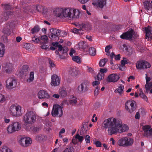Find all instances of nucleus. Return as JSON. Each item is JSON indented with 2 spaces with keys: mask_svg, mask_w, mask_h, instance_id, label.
<instances>
[{
  "mask_svg": "<svg viewBox=\"0 0 152 152\" xmlns=\"http://www.w3.org/2000/svg\"><path fill=\"white\" fill-rule=\"evenodd\" d=\"M74 149L73 146H70L66 148L63 152H74Z\"/></svg>",
  "mask_w": 152,
  "mask_h": 152,
  "instance_id": "nucleus-43",
  "label": "nucleus"
},
{
  "mask_svg": "<svg viewBox=\"0 0 152 152\" xmlns=\"http://www.w3.org/2000/svg\"><path fill=\"white\" fill-rule=\"evenodd\" d=\"M124 88V86L122 84H121L119 87L115 91V93H119L121 94L122 93Z\"/></svg>",
  "mask_w": 152,
  "mask_h": 152,
  "instance_id": "nucleus-34",
  "label": "nucleus"
},
{
  "mask_svg": "<svg viewBox=\"0 0 152 152\" xmlns=\"http://www.w3.org/2000/svg\"><path fill=\"white\" fill-rule=\"evenodd\" d=\"M101 73L103 74L104 73H106L107 71V69L106 68H101L100 70Z\"/></svg>",
  "mask_w": 152,
  "mask_h": 152,
  "instance_id": "nucleus-58",
  "label": "nucleus"
},
{
  "mask_svg": "<svg viewBox=\"0 0 152 152\" xmlns=\"http://www.w3.org/2000/svg\"><path fill=\"white\" fill-rule=\"evenodd\" d=\"M100 83L97 81H95L94 82H93L92 83V85L94 86H98Z\"/></svg>",
  "mask_w": 152,
  "mask_h": 152,
  "instance_id": "nucleus-62",
  "label": "nucleus"
},
{
  "mask_svg": "<svg viewBox=\"0 0 152 152\" xmlns=\"http://www.w3.org/2000/svg\"><path fill=\"white\" fill-rule=\"evenodd\" d=\"M144 9L147 11L151 10L152 8V5L150 1H145L143 3V7Z\"/></svg>",
  "mask_w": 152,
  "mask_h": 152,
  "instance_id": "nucleus-25",
  "label": "nucleus"
},
{
  "mask_svg": "<svg viewBox=\"0 0 152 152\" xmlns=\"http://www.w3.org/2000/svg\"><path fill=\"white\" fill-rule=\"evenodd\" d=\"M134 103H135V102L132 100H129L125 104V108L130 113H132L136 109V106L135 104L134 105Z\"/></svg>",
  "mask_w": 152,
  "mask_h": 152,
  "instance_id": "nucleus-13",
  "label": "nucleus"
},
{
  "mask_svg": "<svg viewBox=\"0 0 152 152\" xmlns=\"http://www.w3.org/2000/svg\"><path fill=\"white\" fill-rule=\"evenodd\" d=\"M90 85V82L87 80H84L77 87V91L80 94L86 92L88 89Z\"/></svg>",
  "mask_w": 152,
  "mask_h": 152,
  "instance_id": "nucleus-6",
  "label": "nucleus"
},
{
  "mask_svg": "<svg viewBox=\"0 0 152 152\" xmlns=\"http://www.w3.org/2000/svg\"><path fill=\"white\" fill-rule=\"evenodd\" d=\"M135 37H137V35L136 33L135 32L132 28H130L128 31L123 33L120 36L121 38L129 40H132L133 36Z\"/></svg>",
  "mask_w": 152,
  "mask_h": 152,
  "instance_id": "nucleus-4",
  "label": "nucleus"
},
{
  "mask_svg": "<svg viewBox=\"0 0 152 152\" xmlns=\"http://www.w3.org/2000/svg\"><path fill=\"white\" fill-rule=\"evenodd\" d=\"M63 112L62 108L59 105L53 106L51 114L53 117H55L59 115V117H61L63 115Z\"/></svg>",
  "mask_w": 152,
  "mask_h": 152,
  "instance_id": "nucleus-12",
  "label": "nucleus"
},
{
  "mask_svg": "<svg viewBox=\"0 0 152 152\" xmlns=\"http://www.w3.org/2000/svg\"><path fill=\"white\" fill-rule=\"evenodd\" d=\"M1 49V48H0V57L3 56L4 51V50Z\"/></svg>",
  "mask_w": 152,
  "mask_h": 152,
  "instance_id": "nucleus-61",
  "label": "nucleus"
},
{
  "mask_svg": "<svg viewBox=\"0 0 152 152\" xmlns=\"http://www.w3.org/2000/svg\"><path fill=\"white\" fill-rule=\"evenodd\" d=\"M91 137L89 135H86L85 138V141L86 143H89Z\"/></svg>",
  "mask_w": 152,
  "mask_h": 152,
  "instance_id": "nucleus-55",
  "label": "nucleus"
},
{
  "mask_svg": "<svg viewBox=\"0 0 152 152\" xmlns=\"http://www.w3.org/2000/svg\"><path fill=\"white\" fill-rule=\"evenodd\" d=\"M40 30V28L39 26L36 25H35L34 27L31 29V33L34 34L35 33H37Z\"/></svg>",
  "mask_w": 152,
  "mask_h": 152,
  "instance_id": "nucleus-38",
  "label": "nucleus"
},
{
  "mask_svg": "<svg viewBox=\"0 0 152 152\" xmlns=\"http://www.w3.org/2000/svg\"><path fill=\"white\" fill-rule=\"evenodd\" d=\"M21 126L19 122H13L7 127V131L8 133H13L20 130L21 129Z\"/></svg>",
  "mask_w": 152,
  "mask_h": 152,
  "instance_id": "nucleus-7",
  "label": "nucleus"
},
{
  "mask_svg": "<svg viewBox=\"0 0 152 152\" xmlns=\"http://www.w3.org/2000/svg\"><path fill=\"white\" fill-rule=\"evenodd\" d=\"M126 137H123L120 139L118 141V144L120 146H125Z\"/></svg>",
  "mask_w": 152,
  "mask_h": 152,
  "instance_id": "nucleus-31",
  "label": "nucleus"
},
{
  "mask_svg": "<svg viewBox=\"0 0 152 152\" xmlns=\"http://www.w3.org/2000/svg\"><path fill=\"white\" fill-rule=\"evenodd\" d=\"M145 39H148V40H152V28L149 26L145 27Z\"/></svg>",
  "mask_w": 152,
  "mask_h": 152,
  "instance_id": "nucleus-16",
  "label": "nucleus"
},
{
  "mask_svg": "<svg viewBox=\"0 0 152 152\" xmlns=\"http://www.w3.org/2000/svg\"><path fill=\"white\" fill-rule=\"evenodd\" d=\"M76 53V51L73 48H71L70 51L69 55L71 57H73V54Z\"/></svg>",
  "mask_w": 152,
  "mask_h": 152,
  "instance_id": "nucleus-54",
  "label": "nucleus"
},
{
  "mask_svg": "<svg viewBox=\"0 0 152 152\" xmlns=\"http://www.w3.org/2000/svg\"><path fill=\"white\" fill-rule=\"evenodd\" d=\"M75 138L78 140V141L81 143L83 140V137L80 136L79 134H77L76 135Z\"/></svg>",
  "mask_w": 152,
  "mask_h": 152,
  "instance_id": "nucleus-44",
  "label": "nucleus"
},
{
  "mask_svg": "<svg viewBox=\"0 0 152 152\" xmlns=\"http://www.w3.org/2000/svg\"><path fill=\"white\" fill-rule=\"evenodd\" d=\"M95 144L96 145V147H101L102 146L101 143L99 141H97L95 142Z\"/></svg>",
  "mask_w": 152,
  "mask_h": 152,
  "instance_id": "nucleus-57",
  "label": "nucleus"
},
{
  "mask_svg": "<svg viewBox=\"0 0 152 152\" xmlns=\"http://www.w3.org/2000/svg\"><path fill=\"white\" fill-rule=\"evenodd\" d=\"M77 99L76 97L73 96L72 99L70 100L69 101L70 104L72 105H75L77 102Z\"/></svg>",
  "mask_w": 152,
  "mask_h": 152,
  "instance_id": "nucleus-40",
  "label": "nucleus"
},
{
  "mask_svg": "<svg viewBox=\"0 0 152 152\" xmlns=\"http://www.w3.org/2000/svg\"><path fill=\"white\" fill-rule=\"evenodd\" d=\"M28 66L26 65H23L21 69V70L20 72V73L21 74H24V72L28 71Z\"/></svg>",
  "mask_w": 152,
  "mask_h": 152,
  "instance_id": "nucleus-33",
  "label": "nucleus"
},
{
  "mask_svg": "<svg viewBox=\"0 0 152 152\" xmlns=\"http://www.w3.org/2000/svg\"><path fill=\"white\" fill-rule=\"evenodd\" d=\"M119 78L118 75L116 74H111L109 75L106 79L108 82H115L118 81Z\"/></svg>",
  "mask_w": 152,
  "mask_h": 152,
  "instance_id": "nucleus-19",
  "label": "nucleus"
},
{
  "mask_svg": "<svg viewBox=\"0 0 152 152\" xmlns=\"http://www.w3.org/2000/svg\"><path fill=\"white\" fill-rule=\"evenodd\" d=\"M17 84V81L15 79L10 78L6 81V87L8 89H11L15 87Z\"/></svg>",
  "mask_w": 152,
  "mask_h": 152,
  "instance_id": "nucleus-15",
  "label": "nucleus"
},
{
  "mask_svg": "<svg viewBox=\"0 0 152 152\" xmlns=\"http://www.w3.org/2000/svg\"><path fill=\"white\" fill-rule=\"evenodd\" d=\"M61 30L53 28L50 29L48 36L50 39L57 40L59 39V37L63 36L61 34Z\"/></svg>",
  "mask_w": 152,
  "mask_h": 152,
  "instance_id": "nucleus-5",
  "label": "nucleus"
},
{
  "mask_svg": "<svg viewBox=\"0 0 152 152\" xmlns=\"http://www.w3.org/2000/svg\"><path fill=\"white\" fill-rule=\"evenodd\" d=\"M32 41L35 43H38L39 41V39L38 38H36L35 37H34L32 38Z\"/></svg>",
  "mask_w": 152,
  "mask_h": 152,
  "instance_id": "nucleus-59",
  "label": "nucleus"
},
{
  "mask_svg": "<svg viewBox=\"0 0 152 152\" xmlns=\"http://www.w3.org/2000/svg\"><path fill=\"white\" fill-rule=\"evenodd\" d=\"M140 96L141 98L144 99V100L147 102L148 99L146 96L143 93H141L140 94Z\"/></svg>",
  "mask_w": 152,
  "mask_h": 152,
  "instance_id": "nucleus-48",
  "label": "nucleus"
},
{
  "mask_svg": "<svg viewBox=\"0 0 152 152\" xmlns=\"http://www.w3.org/2000/svg\"><path fill=\"white\" fill-rule=\"evenodd\" d=\"M107 0H93L92 4L97 7L102 8L106 5Z\"/></svg>",
  "mask_w": 152,
  "mask_h": 152,
  "instance_id": "nucleus-17",
  "label": "nucleus"
},
{
  "mask_svg": "<svg viewBox=\"0 0 152 152\" xmlns=\"http://www.w3.org/2000/svg\"><path fill=\"white\" fill-rule=\"evenodd\" d=\"M6 100L5 97L2 94H0V102H3Z\"/></svg>",
  "mask_w": 152,
  "mask_h": 152,
  "instance_id": "nucleus-53",
  "label": "nucleus"
},
{
  "mask_svg": "<svg viewBox=\"0 0 152 152\" xmlns=\"http://www.w3.org/2000/svg\"><path fill=\"white\" fill-rule=\"evenodd\" d=\"M125 50L126 51V53L128 55H131L132 54V48H125Z\"/></svg>",
  "mask_w": 152,
  "mask_h": 152,
  "instance_id": "nucleus-47",
  "label": "nucleus"
},
{
  "mask_svg": "<svg viewBox=\"0 0 152 152\" xmlns=\"http://www.w3.org/2000/svg\"><path fill=\"white\" fill-rule=\"evenodd\" d=\"M36 115L32 111H27L23 116V121L25 124H32L36 121Z\"/></svg>",
  "mask_w": 152,
  "mask_h": 152,
  "instance_id": "nucleus-3",
  "label": "nucleus"
},
{
  "mask_svg": "<svg viewBox=\"0 0 152 152\" xmlns=\"http://www.w3.org/2000/svg\"><path fill=\"white\" fill-rule=\"evenodd\" d=\"M7 27H8L10 29L14 27V24L13 22H10L7 23Z\"/></svg>",
  "mask_w": 152,
  "mask_h": 152,
  "instance_id": "nucleus-51",
  "label": "nucleus"
},
{
  "mask_svg": "<svg viewBox=\"0 0 152 152\" xmlns=\"http://www.w3.org/2000/svg\"><path fill=\"white\" fill-rule=\"evenodd\" d=\"M112 48H105V51L106 52V55L110 56L112 60L113 58V56H115V54L113 52H111V49Z\"/></svg>",
  "mask_w": 152,
  "mask_h": 152,
  "instance_id": "nucleus-28",
  "label": "nucleus"
},
{
  "mask_svg": "<svg viewBox=\"0 0 152 152\" xmlns=\"http://www.w3.org/2000/svg\"><path fill=\"white\" fill-rule=\"evenodd\" d=\"M73 9L70 8L62 9H58L55 12L56 16L61 18L69 17L72 18Z\"/></svg>",
  "mask_w": 152,
  "mask_h": 152,
  "instance_id": "nucleus-2",
  "label": "nucleus"
},
{
  "mask_svg": "<svg viewBox=\"0 0 152 152\" xmlns=\"http://www.w3.org/2000/svg\"><path fill=\"white\" fill-rule=\"evenodd\" d=\"M4 67L6 73H10L13 70V65L12 63H7L6 64Z\"/></svg>",
  "mask_w": 152,
  "mask_h": 152,
  "instance_id": "nucleus-23",
  "label": "nucleus"
},
{
  "mask_svg": "<svg viewBox=\"0 0 152 152\" xmlns=\"http://www.w3.org/2000/svg\"><path fill=\"white\" fill-rule=\"evenodd\" d=\"M72 43L69 41H66L64 43V47L67 48V47H69L71 45Z\"/></svg>",
  "mask_w": 152,
  "mask_h": 152,
  "instance_id": "nucleus-50",
  "label": "nucleus"
},
{
  "mask_svg": "<svg viewBox=\"0 0 152 152\" xmlns=\"http://www.w3.org/2000/svg\"><path fill=\"white\" fill-rule=\"evenodd\" d=\"M107 59L106 58H104L101 59L99 62V66L101 67L104 66L106 63L107 61Z\"/></svg>",
  "mask_w": 152,
  "mask_h": 152,
  "instance_id": "nucleus-35",
  "label": "nucleus"
},
{
  "mask_svg": "<svg viewBox=\"0 0 152 152\" xmlns=\"http://www.w3.org/2000/svg\"><path fill=\"white\" fill-rule=\"evenodd\" d=\"M60 82L59 77L57 75H53L52 76L51 84L52 86H58L59 85Z\"/></svg>",
  "mask_w": 152,
  "mask_h": 152,
  "instance_id": "nucleus-20",
  "label": "nucleus"
},
{
  "mask_svg": "<svg viewBox=\"0 0 152 152\" xmlns=\"http://www.w3.org/2000/svg\"><path fill=\"white\" fill-rule=\"evenodd\" d=\"M1 152H13L11 149L6 146H4L1 147Z\"/></svg>",
  "mask_w": 152,
  "mask_h": 152,
  "instance_id": "nucleus-36",
  "label": "nucleus"
},
{
  "mask_svg": "<svg viewBox=\"0 0 152 152\" xmlns=\"http://www.w3.org/2000/svg\"><path fill=\"white\" fill-rule=\"evenodd\" d=\"M21 108V107L19 105L16 106L12 105L10 109V114L14 116H20L22 114Z\"/></svg>",
  "mask_w": 152,
  "mask_h": 152,
  "instance_id": "nucleus-8",
  "label": "nucleus"
},
{
  "mask_svg": "<svg viewBox=\"0 0 152 152\" xmlns=\"http://www.w3.org/2000/svg\"><path fill=\"white\" fill-rule=\"evenodd\" d=\"M133 143V139L129 137H126L125 146L131 145Z\"/></svg>",
  "mask_w": 152,
  "mask_h": 152,
  "instance_id": "nucleus-30",
  "label": "nucleus"
},
{
  "mask_svg": "<svg viewBox=\"0 0 152 152\" xmlns=\"http://www.w3.org/2000/svg\"><path fill=\"white\" fill-rule=\"evenodd\" d=\"M102 126L105 129L108 128V134L110 135L126 132L129 129L127 126L122 124L121 121L113 118L105 120Z\"/></svg>",
  "mask_w": 152,
  "mask_h": 152,
  "instance_id": "nucleus-1",
  "label": "nucleus"
},
{
  "mask_svg": "<svg viewBox=\"0 0 152 152\" xmlns=\"http://www.w3.org/2000/svg\"><path fill=\"white\" fill-rule=\"evenodd\" d=\"M128 63L126 58H123V60H122L121 61V64L123 66H125V65L126 64H127Z\"/></svg>",
  "mask_w": 152,
  "mask_h": 152,
  "instance_id": "nucleus-49",
  "label": "nucleus"
},
{
  "mask_svg": "<svg viewBox=\"0 0 152 152\" xmlns=\"http://www.w3.org/2000/svg\"><path fill=\"white\" fill-rule=\"evenodd\" d=\"M88 26L86 24H84L82 25V29L83 30V29L86 30L87 29Z\"/></svg>",
  "mask_w": 152,
  "mask_h": 152,
  "instance_id": "nucleus-63",
  "label": "nucleus"
},
{
  "mask_svg": "<svg viewBox=\"0 0 152 152\" xmlns=\"http://www.w3.org/2000/svg\"><path fill=\"white\" fill-rule=\"evenodd\" d=\"M48 60L50 66L52 67H54L55 66V64H54L53 61L50 58Z\"/></svg>",
  "mask_w": 152,
  "mask_h": 152,
  "instance_id": "nucleus-56",
  "label": "nucleus"
},
{
  "mask_svg": "<svg viewBox=\"0 0 152 152\" xmlns=\"http://www.w3.org/2000/svg\"><path fill=\"white\" fill-rule=\"evenodd\" d=\"M72 60L78 64L81 63L82 62L80 57L77 56H73L72 57Z\"/></svg>",
  "mask_w": 152,
  "mask_h": 152,
  "instance_id": "nucleus-32",
  "label": "nucleus"
},
{
  "mask_svg": "<svg viewBox=\"0 0 152 152\" xmlns=\"http://www.w3.org/2000/svg\"><path fill=\"white\" fill-rule=\"evenodd\" d=\"M136 66L137 68L139 69H147L151 67V65L148 62L143 60L137 61L136 63Z\"/></svg>",
  "mask_w": 152,
  "mask_h": 152,
  "instance_id": "nucleus-10",
  "label": "nucleus"
},
{
  "mask_svg": "<svg viewBox=\"0 0 152 152\" xmlns=\"http://www.w3.org/2000/svg\"><path fill=\"white\" fill-rule=\"evenodd\" d=\"M10 29L8 27L4 28L3 31V33L7 35H10L11 33Z\"/></svg>",
  "mask_w": 152,
  "mask_h": 152,
  "instance_id": "nucleus-37",
  "label": "nucleus"
},
{
  "mask_svg": "<svg viewBox=\"0 0 152 152\" xmlns=\"http://www.w3.org/2000/svg\"><path fill=\"white\" fill-rule=\"evenodd\" d=\"M72 12H73L72 16V18H79L80 12L78 10L73 9Z\"/></svg>",
  "mask_w": 152,
  "mask_h": 152,
  "instance_id": "nucleus-26",
  "label": "nucleus"
},
{
  "mask_svg": "<svg viewBox=\"0 0 152 152\" xmlns=\"http://www.w3.org/2000/svg\"><path fill=\"white\" fill-rule=\"evenodd\" d=\"M38 97L39 99H48L50 98V96L48 92L43 90H40L38 93Z\"/></svg>",
  "mask_w": 152,
  "mask_h": 152,
  "instance_id": "nucleus-18",
  "label": "nucleus"
},
{
  "mask_svg": "<svg viewBox=\"0 0 152 152\" xmlns=\"http://www.w3.org/2000/svg\"><path fill=\"white\" fill-rule=\"evenodd\" d=\"M88 52L91 56H94L96 54L95 48H88Z\"/></svg>",
  "mask_w": 152,
  "mask_h": 152,
  "instance_id": "nucleus-39",
  "label": "nucleus"
},
{
  "mask_svg": "<svg viewBox=\"0 0 152 152\" xmlns=\"http://www.w3.org/2000/svg\"><path fill=\"white\" fill-rule=\"evenodd\" d=\"M34 73L33 72H31L30 73V77L29 79H27V81L28 82H30L33 81L34 79Z\"/></svg>",
  "mask_w": 152,
  "mask_h": 152,
  "instance_id": "nucleus-41",
  "label": "nucleus"
},
{
  "mask_svg": "<svg viewBox=\"0 0 152 152\" xmlns=\"http://www.w3.org/2000/svg\"><path fill=\"white\" fill-rule=\"evenodd\" d=\"M59 94L62 97H65L67 94V92L66 89L63 87L60 89Z\"/></svg>",
  "mask_w": 152,
  "mask_h": 152,
  "instance_id": "nucleus-27",
  "label": "nucleus"
},
{
  "mask_svg": "<svg viewBox=\"0 0 152 152\" xmlns=\"http://www.w3.org/2000/svg\"><path fill=\"white\" fill-rule=\"evenodd\" d=\"M68 48H58V50L55 51V53L58 55L59 57L61 59H64L68 55Z\"/></svg>",
  "mask_w": 152,
  "mask_h": 152,
  "instance_id": "nucleus-11",
  "label": "nucleus"
},
{
  "mask_svg": "<svg viewBox=\"0 0 152 152\" xmlns=\"http://www.w3.org/2000/svg\"><path fill=\"white\" fill-rule=\"evenodd\" d=\"M36 9L38 12H41L44 9V7L42 5H38L36 6Z\"/></svg>",
  "mask_w": 152,
  "mask_h": 152,
  "instance_id": "nucleus-45",
  "label": "nucleus"
},
{
  "mask_svg": "<svg viewBox=\"0 0 152 152\" xmlns=\"http://www.w3.org/2000/svg\"><path fill=\"white\" fill-rule=\"evenodd\" d=\"M84 43L83 42H80L78 43V48H84L83 45Z\"/></svg>",
  "mask_w": 152,
  "mask_h": 152,
  "instance_id": "nucleus-64",
  "label": "nucleus"
},
{
  "mask_svg": "<svg viewBox=\"0 0 152 152\" xmlns=\"http://www.w3.org/2000/svg\"><path fill=\"white\" fill-rule=\"evenodd\" d=\"M13 13L11 12L7 11L2 14L0 16L1 20L3 21H5L8 20Z\"/></svg>",
  "mask_w": 152,
  "mask_h": 152,
  "instance_id": "nucleus-22",
  "label": "nucleus"
},
{
  "mask_svg": "<svg viewBox=\"0 0 152 152\" xmlns=\"http://www.w3.org/2000/svg\"><path fill=\"white\" fill-rule=\"evenodd\" d=\"M114 57L116 60H119L121 58L120 54H118L117 55H115V56H113V57Z\"/></svg>",
  "mask_w": 152,
  "mask_h": 152,
  "instance_id": "nucleus-60",
  "label": "nucleus"
},
{
  "mask_svg": "<svg viewBox=\"0 0 152 152\" xmlns=\"http://www.w3.org/2000/svg\"><path fill=\"white\" fill-rule=\"evenodd\" d=\"M144 131L143 136L147 138H151L152 137V128L149 125H145L142 127Z\"/></svg>",
  "mask_w": 152,
  "mask_h": 152,
  "instance_id": "nucleus-14",
  "label": "nucleus"
},
{
  "mask_svg": "<svg viewBox=\"0 0 152 152\" xmlns=\"http://www.w3.org/2000/svg\"><path fill=\"white\" fill-rule=\"evenodd\" d=\"M87 124H88L87 123H85L83 124L81 128L80 132V134L81 135H83L85 131L86 132L87 131V129L86 128L87 127Z\"/></svg>",
  "mask_w": 152,
  "mask_h": 152,
  "instance_id": "nucleus-29",
  "label": "nucleus"
},
{
  "mask_svg": "<svg viewBox=\"0 0 152 152\" xmlns=\"http://www.w3.org/2000/svg\"><path fill=\"white\" fill-rule=\"evenodd\" d=\"M18 140L20 144L24 147H27L32 142V140L29 137L20 136L18 137Z\"/></svg>",
  "mask_w": 152,
  "mask_h": 152,
  "instance_id": "nucleus-9",
  "label": "nucleus"
},
{
  "mask_svg": "<svg viewBox=\"0 0 152 152\" xmlns=\"http://www.w3.org/2000/svg\"><path fill=\"white\" fill-rule=\"evenodd\" d=\"M104 75L103 74L99 73L97 76V79L99 80H100L103 79Z\"/></svg>",
  "mask_w": 152,
  "mask_h": 152,
  "instance_id": "nucleus-46",
  "label": "nucleus"
},
{
  "mask_svg": "<svg viewBox=\"0 0 152 152\" xmlns=\"http://www.w3.org/2000/svg\"><path fill=\"white\" fill-rule=\"evenodd\" d=\"M99 89L100 88H99L98 86H97L96 87L94 91V94L95 96H96L98 95L99 91Z\"/></svg>",
  "mask_w": 152,
  "mask_h": 152,
  "instance_id": "nucleus-52",
  "label": "nucleus"
},
{
  "mask_svg": "<svg viewBox=\"0 0 152 152\" xmlns=\"http://www.w3.org/2000/svg\"><path fill=\"white\" fill-rule=\"evenodd\" d=\"M41 39L44 43L46 44L48 42V38L46 35L41 36Z\"/></svg>",
  "mask_w": 152,
  "mask_h": 152,
  "instance_id": "nucleus-42",
  "label": "nucleus"
},
{
  "mask_svg": "<svg viewBox=\"0 0 152 152\" xmlns=\"http://www.w3.org/2000/svg\"><path fill=\"white\" fill-rule=\"evenodd\" d=\"M150 80L151 78L150 77H146L145 88L147 91H148L151 89L150 92L152 94V81L149 83Z\"/></svg>",
  "mask_w": 152,
  "mask_h": 152,
  "instance_id": "nucleus-21",
  "label": "nucleus"
},
{
  "mask_svg": "<svg viewBox=\"0 0 152 152\" xmlns=\"http://www.w3.org/2000/svg\"><path fill=\"white\" fill-rule=\"evenodd\" d=\"M69 73L72 76L76 77L78 75L79 72L76 67L71 68L69 70Z\"/></svg>",
  "mask_w": 152,
  "mask_h": 152,
  "instance_id": "nucleus-24",
  "label": "nucleus"
}]
</instances>
